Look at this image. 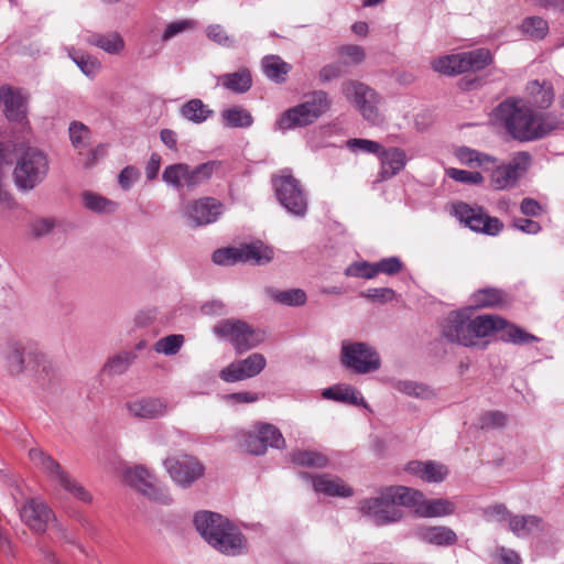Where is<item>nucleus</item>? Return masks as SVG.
Wrapping results in <instances>:
<instances>
[{"mask_svg": "<svg viewBox=\"0 0 564 564\" xmlns=\"http://www.w3.org/2000/svg\"><path fill=\"white\" fill-rule=\"evenodd\" d=\"M405 471L427 482H441L448 475L447 467L434 460L409 462L405 466Z\"/></svg>", "mask_w": 564, "mask_h": 564, "instance_id": "4be33fe9", "label": "nucleus"}, {"mask_svg": "<svg viewBox=\"0 0 564 564\" xmlns=\"http://www.w3.org/2000/svg\"><path fill=\"white\" fill-rule=\"evenodd\" d=\"M265 294L275 303L285 306H302L307 300L302 289L278 290L269 286L265 288Z\"/></svg>", "mask_w": 564, "mask_h": 564, "instance_id": "473e14b6", "label": "nucleus"}, {"mask_svg": "<svg viewBox=\"0 0 564 564\" xmlns=\"http://www.w3.org/2000/svg\"><path fill=\"white\" fill-rule=\"evenodd\" d=\"M542 519L533 514L512 516L509 520V530L518 538H525L542 530Z\"/></svg>", "mask_w": 564, "mask_h": 564, "instance_id": "c756f323", "label": "nucleus"}, {"mask_svg": "<svg viewBox=\"0 0 564 564\" xmlns=\"http://www.w3.org/2000/svg\"><path fill=\"white\" fill-rule=\"evenodd\" d=\"M343 74L344 69L341 64L330 63L322 67V69L318 73V79L322 84H326L339 78L340 76H343Z\"/></svg>", "mask_w": 564, "mask_h": 564, "instance_id": "774afa93", "label": "nucleus"}, {"mask_svg": "<svg viewBox=\"0 0 564 564\" xmlns=\"http://www.w3.org/2000/svg\"><path fill=\"white\" fill-rule=\"evenodd\" d=\"M84 205L94 213H112L117 208V204L93 192L83 194Z\"/></svg>", "mask_w": 564, "mask_h": 564, "instance_id": "de8ad7c7", "label": "nucleus"}, {"mask_svg": "<svg viewBox=\"0 0 564 564\" xmlns=\"http://www.w3.org/2000/svg\"><path fill=\"white\" fill-rule=\"evenodd\" d=\"M0 101L6 117L11 121H21L25 115V105L20 91L9 86L0 87Z\"/></svg>", "mask_w": 564, "mask_h": 564, "instance_id": "393cba45", "label": "nucleus"}, {"mask_svg": "<svg viewBox=\"0 0 564 564\" xmlns=\"http://www.w3.org/2000/svg\"><path fill=\"white\" fill-rule=\"evenodd\" d=\"M456 158L463 164H466V165L476 164L478 166H480L491 160L490 156L482 154L476 150L466 148V147H463L457 150Z\"/></svg>", "mask_w": 564, "mask_h": 564, "instance_id": "6e6d98bb", "label": "nucleus"}, {"mask_svg": "<svg viewBox=\"0 0 564 564\" xmlns=\"http://www.w3.org/2000/svg\"><path fill=\"white\" fill-rule=\"evenodd\" d=\"M527 93L531 97L533 106L539 109H547L554 100V89L550 82L531 80L527 85Z\"/></svg>", "mask_w": 564, "mask_h": 564, "instance_id": "cd10ccee", "label": "nucleus"}, {"mask_svg": "<svg viewBox=\"0 0 564 564\" xmlns=\"http://www.w3.org/2000/svg\"><path fill=\"white\" fill-rule=\"evenodd\" d=\"M446 175L463 184H481L484 182V176L479 172H470L455 167L447 169Z\"/></svg>", "mask_w": 564, "mask_h": 564, "instance_id": "13d9d810", "label": "nucleus"}, {"mask_svg": "<svg viewBox=\"0 0 564 564\" xmlns=\"http://www.w3.org/2000/svg\"><path fill=\"white\" fill-rule=\"evenodd\" d=\"M259 435L265 449L268 446L273 448H282L285 445V440L280 430L270 423H257Z\"/></svg>", "mask_w": 564, "mask_h": 564, "instance_id": "49530a36", "label": "nucleus"}, {"mask_svg": "<svg viewBox=\"0 0 564 564\" xmlns=\"http://www.w3.org/2000/svg\"><path fill=\"white\" fill-rule=\"evenodd\" d=\"M208 39L219 45L231 47L234 45L232 39L227 34L225 29L219 24H212L206 29Z\"/></svg>", "mask_w": 564, "mask_h": 564, "instance_id": "0e129e2a", "label": "nucleus"}, {"mask_svg": "<svg viewBox=\"0 0 564 564\" xmlns=\"http://www.w3.org/2000/svg\"><path fill=\"white\" fill-rule=\"evenodd\" d=\"M194 525L210 546L225 555L237 556L247 550V541L241 531L219 513L197 512Z\"/></svg>", "mask_w": 564, "mask_h": 564, "instance_id": "7ed1b4c3", "label": "nucleus"}, {"mask_svg": "<svg viewBox=\"0 0 564 564\" xmlns=\"http://www.w3.org/2000/svg\"><path fill=\"white\" fill-rule=\"evenodd\" d=\"M361 296L380 304L391 302L395 292L390 288H373L361 293Z\"/></svg>", "mask_w": 564, "mask_h": 564, "instance_id": "680f3d73", "label": "nucleus"}, {"mask_svg": "<svg viewBox=\"0 0 564 564\" xmlns=\"http://www.w3.org/2000/svg\"><path fill=\"white\" fill-rule=\"evenodd\" d=\"M263 74L272 82L281 84L286 80L291 65L278 55H268L261 62Z\"/></svg>", "mask_w": 564, "mask_h": 564, "instance_id": "7c9ffc66", "label": "nucleus"}, {"mask_svg": "<svg viewBox=\"0 0 564 564\" xmlns=\"http://www.w3.org/2000/svg\"><path fill=\"white\" fill-rule=\"evenodd\" d=\"M126 481L142 495L160 503L172 501L170 494L160 486L158 479L143 466H134L126 471Z\"/></svg>", "mask_w": 564, "mask_h": 564, "instance_id": "dca6fc26", "label": "nucleus"}, {"mask_svg": "<svg viewBox=\"0 0 564 564\" xmlns=\"http://www.w3.org/2000/svg\"><path fill=\"white\" fill-rule=\"evenodd\" d=\"M313 488L316 492L324 494L329 497H350L352 489L344 484V481L329 474H323L312 477Z\"/></svg>", "mask_w": 564, "mask_h": 564, "instance_id": "b1692460", "label": "nucleus"}, {"mask_svg": "<svg viewBox=\"0 0 564 564\" xmlns=\"http://www.w3.org/2000/svg\"><path fill=\"white\" fill-rule=\"evenodd\" d=\"M347 148L352 152L358 150L378 156L382 152L383 147L377 141L355 138L347 141Z\"/></svg>", "mask_w": 564, "mask_h": 564, "instance_id": "bf43d9fd", "label": "nucleus"}, {"mask_svg": "<svg viewBox=\"0 0 564 564\" xmlns=\"http://www.w3.org/2000/svg\"><path fill=\"white\" fill-rule=\"evenodd\" d=\"M340 90L369 123L378 126L383 122V116L378 108L380 97L371 87L359 80L349 79L341 84Z\"/></svg>", "mask_w": 564, "mask_h": 564, "instance_id": "1a4fd4ad", "label": "nucleus"}, {"mask_svg": "<svg viewBox=\"0 0 564 564\" xmlns=\"http://www.w3.org/2000/svg\"><path fill=\"white\" fill-rule=\"evenodd\" d=\"M135 358L137 355L133 351H121L108 358L102 370L109 376L121 375L128 370Z\"/></svg>", "mask_w": 564, "mask_h": 564, "instance_id": "a19ab883", "label": "nucleus"}, {"mask_svg": "<svg viewBox=\"0 0 564 564\" xmlns=\"http://www.w3.org/2000/svg\"><path fill=\"white\" fill-rule=\"evenodd\" d=\"M329 107L327 93L316 90L306 101L285 110L275 121V129L286 131L308 126L325 113Z\"/></svg>", "mask_w": 564, "mask_h": 564, "instance_id": "39448f33", "label": "nucleus"}, {"mask_svg": "<svg viewBox=\"0 0 564 564\" xmlns=\"http://www.w3.org/2000/svg\"><path fill=\"white\" fill-rule=\"evenodd\" d=\"M221 120L228 128H249L253 123L252 115L241 106H234L221 111Z\"/></svg>", "mask_w": 564, "mask_h": 564, "instance_id": "58836bf2", "label": "nucleus"}, {"mask_svg": "<svg viewBox=\"0 0 564 564\" xmlns=\"http://www.w3.org/2000/svg\"><path fill=\"white\" fill-rule=\"evenodd\" d=\"M390 492L392 494L397 506L413 508L414 511L420 507V503L423 502L424 495L413 488L403 487V486H391L389 487Z\"/></svg>", "mask_w": 564, "mask_h": 564, "instance_id": "4c0bfd02", "label": "nucleus"}, {"mask_svg": "<svg viewBox=\"0 0 564 564\" xmlns=\"http://www.w3.org/2000/svg\"><path fill=\"white\" fill-rule=\"evenodd\" d=\"M213 333L220 339L229 340L238 354L257 347L263 340L259 330L238 318L221 319L214 326Z\"/></svg>", "mask_w": 564, "mask_h": 564, "instance_id": "9d476101", "label": "nucleus"}, {"mask_svg": "<svg viewBox=\"0 0 564 564\" xmlns=\"http://www.w3.org/2000/svg\"><path fill=\"white\" fill-rule=\"evenodd\" d=\"M521 30L535 40H542L549 32V23L541 17H529L522 21Z\"/></svg>", "mask_w": 564, "mask_h": 564, "instance_id": "09e8293b", "label": "nucleus"}, {"mask_svg": "<svg viewBox=\"0 0 564 564\" xmlns=\"http://www.w3.org/2000/svg\"><path fill=\"white\" fill-rule=\"evenodd\" d=\"M21 520L34 532L44 533L55 520L52 509L42 500L28 499L20 509Z\"/></svg>", "mask_w": 564, "mask_h": 564, "instance_id": "a211bd4d", "label": "nucleus"}, {"mask_svg": "<svg viewBox=\"0 0 564 564\" xmlns=\"http://www.w3.org/2000/svg\"><path fill=\"white\" fill-rule=\"evenodd\" d=\"M245 373L249 378L258 376L267 366L265 357L260 352H253L247 358L239 360Z\"/></svg>", "mask_w": 564, "mask_h": 564, "instance_id": "864d4df0", "label": "nucleus"}, {"mask_svg": "<svg viewBox=\"0 0 564 564\" xmlns=\"http://www.w3.org/2000/svg\"><path fill=\"white\" fill-rule=\"evenodd\" d=\"M531 164V154L525 151L518 152L508 164L497 166L490 176V184L495 189H505L517 184Z\"/></svg>", "mask_w": 564, "mask_h": 564, "instance_id": "f3484780", "label": "nucleus"}, {"mask_svg": "<svg viewBox=\"0 0 564 564\" xmlns=\"http://www.w3.org/2000/svg\"><path fill=\"white\" fill-rule=\"evenodd\" d=\"M275 196L280 204L292 215L304 217L307 212V196L290 170H282L272 177Z\"/></svg>", "mask_w": 564, "mask_h": 564, "instance_id": "6e6552de", "label": "nucleus"}, {"mask_svg": "<svg viewBox=\"0 0 564 564\" xmlns=\"http://www.w3.org/2000/svg\"><path fill=\"white\" fill-rule=\"evenodd\" d=\"M507 321L498 315L485 314L471 318L467 312L451 313L445 319L442 334L451 343L475 347L479 340L502 330Z\"/></svg>", "mask_w": 564, "mask_h": 564, "instance_id": "f03ea898", "label": "nucleus"}, {"mask_svg": "<svg viewBox=\"0 0 564 564\" xmlns=\"http://www.w3.org/2000/svg\"><path fill=\"white\" fill-rule=\"evenodd\" d=\"M338 53L344 58L345 65H358L366 57L364 47L359 45H343L338 48Z\"/></svg>", "mask_w": 564, "mask_h": 564, "instance_id": "4d7b16f0", "label": "nucleus"}, {"mask_svg": "<svg viewBox=\"0 0 564 564\" xmlns=\"http://www.w3.org/2000/svg\"><path fill=\"white\" fill-rule=\"evenodd\" d=\"M223 213V204L214 197H203L188 204L185 216L195 226L215 223Z\"/></svg>", "mask_w": 564, "mask_h": 564, "instance_id": "6ab92c4d", "label": "nucleus"}, {"mask_svg": "<svg viewBox=\"0 0 564 564\" xmlns=\"http://www.w3.org/2000/svg\"><path fill=\"white\" fill-rule=\"evenodd\" d=\"M213 262L218 265H234L238 262H252L257 265L269 263L273 259V250L261 242L217 249L213 253Z\"/></svg>", "mask_w": 564, "mask_h": 564, "instance_id": "ddd939ff", "label": "nucleus"}, {"mask_svg": "<svg viewBox=\"0 0 564 564\" xmlns=\"http://www.w3.org/2000/svg\"><path fill=\"white\" fill-rule=\"evenodd\" d=\"M180 113L184 119L199 124L212 117L214 111L209 109L208 106L205 105L200 99L194 98L181 107Z\"/></svg>", "mask_w": 564, "mask_h": 564, "instance_id": "c9c22d12", "label": "nucleus"}, {"mask_svg": "<svg viewBox=\"0 0 564 564\" xmlns=\"http://www.w3.org/2000/svg\"><path fill=\"white\" fill-rule=\"evenodd\" d=\"M432 68L437 73L448 76L465 73L463 70L462 53L435 58L432 62Z\"/></svg>", "mask_w": 564, "mask_h": 564, "instance_id": "37998d69", "label": "nucleus"}, {"mask_svg": "<svg viewBox=\"0 0 564 564\" xmlns=\"http://www.w3.org/2000/svg\"><path fill=\"white\" fill-rule=\"evenodd\" d=\"M359 511L378 527L395 523L403 518V510L397 506L389 487L377 497L361 500Z\"/></svg>", "mask_w": 564, "mask_h": 564, "instance_id": "f8f14e48", "label": "nucleus"}, {"mask_svg": "<svg viewBox=\"0 0 564 564\" xmlns=\"http://www.w3.org/2000/svg\"><path fill=\"white\" fill-rule=\"evenodd\" d=\"M47 172L46 155L37 149H28L13 170L14 184L20 191L29 192L44 181Z\"/></svg>", "mask_w": 564, "mask_h": 564, "instance_id": "0eeeda50", "label": "nucleus"}, {"mask_svg": "<svg viewBox=\"0 0 564 564\" xmlns=\"http://www.w3.org/2000/svg\"><path fill=\"white\" fill-rule=\"evenodd\" d=\"M189 165L186 163H175L167 165L163 173L162 180L176 189L186 187Z\"/></svg>", "mask_w": 564, "mask_h": 564, "instance_id": "ea45409f", "label": "nucleus"}, {"mask_svg": "<svg viewBox=\"0 0 564 564\" xmlns=\"http://www.w3.org/2000/svg\"><path fill=\"white\" fill-rule=\"evenodd\" d=\"M69 139L74 148L83 149L90 140V129L79 121H73L68 128Z\"/></svg>", "mask_w": 564, "mask_h": 564, "instance_id": "3c124183", "label": "nucleus"}, {"mask_svg": "<svg viewBox=\"0 0 564 564\" xmlns=\"http://www.w3.org/2000/svg\"><path fill=\"white\" fill-rule=\"evenodd\" d=\"M492 62V56L487 48H477L462 53L463 70L477 72L486 68Z\"/></svg>", "mask_w": 564, "mask_h": 564, "instance_id": "e433bc0d", "label": "nucleus"}, {"mask_svg": "<svg viewBox=\"0 0 564 564\" xmlns=\"http://www.w3.org/2000/svg\"><path fill=\"white\" fill-rule=\"evenodd\" d=\"M4 359L7 369L12 376L31 371L43 383L51 380L53 365L47 356L35 346L17 341L10 343L4 350Z\"/></svg>", "mask_w": 564, "mask_h": 564, "instance_id": "20e7f679", "label": "nucleus"}, {"mask_svg": "<svg viewBox=\"0 0 564 564\" xmlns=\"http://www.w3.org/2000/svg\"><path fill=\"white\" fill-rule=\"evenodd\" d=\"M496 121L520 142L545 138L558 129L561 120L553 113H538L521 99L508 98L494 111Z\"/></svg>", "mask_w": 564, "mask_h": 564, "instance_id": "f257e3e1", "label": "nucleus"}, {"mask_svg": "<svg viewBox=\"0 0 564 564\" xmlns=\"http://www.w3.org/2000/svg\"><path fill=\"white\" fill-rule=\"evenodd\" d=\"M378 158L380 160V170L377 175V182H384L398 175L408 163L405 151L398 147L382 148V152H380Z\"/></svg>", "mask_w": 564, "mask_h": 564, "instance_id": "412c9836", "label": "nucleus"}, {"mask_svg": "<svg viewBox=\"0 0 564 564\" xmlns=\"http://www.w3.org/2000/svg\"><path fill=\"white\" fill-rule=\"evenodd\" d=\"M412 536L416 540L435 546H452L457 543L458 538L453 529L446 525H416L412 529Z\"/></svg>", "mask_w": 564, "mask_h": 564, "instance_id": "aec40b11", "label": "nucleus"}, {"mask_svg": "<svg viewBox=\"0 0 564 564\" xmlns=\"http://www.w3.org/2000/svg\"><path fill=\"white\" fill-rule=\"evenodd\" d=\"M87 44L99 47L110 55H118L124 50V40L117 32L91 33L85 37Z\"/></svg>", "mask_w": 564, "mask_h": 564, "instance_id": "a878e982", "label": "nucleus"}, {"mask_svg": "<svg viewBox=\"0 0 564 564\" xmlns=\"http://www.w3.org/2000/svg\"><path fill=\"white\" fill-rule=\"evenodd\" d=\"M163 465L171 479L183 488L191 487L205 473L204 465L195 456L185 453L167 457Z\"/></svg>", "mask_w": 564, "mask_h": 564, "instance_id": "2eb2a0df", "label": "nucleus"}, {"mask_svg": "<svg viewBox=\"0 0 564 564\" xmlns=\"http://www.w3.org/2000/svg\"><path fill=\"white\" fill-rule=\"evenodd\" d=\"M243 371L245 370L241 368L240 361L236 360L221 369L219 377L225 382H237L249 379L248 373H245Z\"/></svg>", "mask_w": 564, "mask_h": 564, "instance_id": "052dcab7", "label": "nucleus"}, {"mask_svg": "<svg viewBox=\"0 0 564 564\" xmlns=\"http://www.w3.org/2000/svg\"><path fill=\"white\" fill-rule=\"evenodd\" d=\"M68 55L79 69L88 77H94L101 67V63L96 57L75 48H70Z\"/></svg>", "mask_w": 564, "mask_h": 564, "instance_id": "a18cd8bd", "label": "nucleus"}, {"mask_svg": "<svg viewBox=\"0 0 564 564\" xmlns=\"http://www.w3.org/2000/svg\"><path fill=\"white\" fill-rule=\"evenodd\" d=\"M220 167V162L208 161L195 167L189 166L186 188L193 191L210 180L213 174Z\"/></svg>", "mask_w": 564, "mask_h": 564, "instance_id": "72a5a7b5", "label": "nucleus"}, {"mask_svg": "<svg viewBox=\"0 0 564 564\" xmlns=\"http://www.w3.org/2000/svg\"><path fill=\"white\" fill-rule=\"evenodd\" d=\"M218 82L225 88L236 94H243L252 86L251 73L248 68H240L237 72L224 74L218 78Z\"/></svg>", "mask_w": 564, "mask_h": 564, "instance_id": "2f4dec72", "label": "nucleus"}, {"mask_svg": "<svg viewBox=\"0 0 564 564\" xmlns=\"http://www.w3.org/2000/svg\"><path fill=\"white\" fill-rule=\"evenodd\" d=\"M340 362L345 368L359 375L373 372L381 366L380 356L372 346L348 340L341 343Z\"/></svg>", "mask_w": 564, "mask_h": 564, "instance_id": "9b49d317", "label": "nucleus"}, {"mask_svg": "<svg viewBox=\"0 0 564 564\" xmlns=\"http://www.w3.org/2000/svg\"><path fill=\"white\" fill-rule=\"evenodd\" d=\"M347 276L373 279L378 275L377 264L367 261L354 262L345 270Z\"/></svg>", "mask_w": 564, "mask_h": 564, "instance_id": "5fc2aeb1", "label": "nucleus"}, {"mask_svg": "<svg viewBox=\"0 0 564 564\" xmlns=\"http://www.w3.org/2000/svg\"><path fill=\"white\" fill-rule=\"evenodd\" d=\"M471 303L479 308L501 306L506 303V293L497 288L479 289L473 293Z\"/></svg>", "mask_w": 564, "mask_h": 564, "instance_id": "f704fd0d", "label": "nucleus"}, {"mask_svg": "<svg viewBox=\"0 0 564 564\" xmlns=\"http://www.w3.org/2000/svg\"><path fill=\"white\" fill-rule=\"evenodd\" d=\"M126 406L132 416L147 420L161 417L167 411V405L162 400L155 398H142L130 401Z\"/></svg>", "mask_w": 564, "mask_h": 564, "instance_id": "5701e85b", "label": "nucleus"}, {"mask_svg": "<svg viewBox=\"0 0 564 564\" xmlns=\"http://www.w3.org/2000/svg\"><path fill=\"white\" fill-rule=\"evenodd\" d=\"M322 395L325 399L351 404L362 405L367 408V403L362 398L361 393L349 384H335L333 387L323 390Z\"/></svg>", "mask_w": 564, "mask_h": 564, "instance_id": "bb28decb", "label": "nucleus"}, {"mask_svg": "<svg viewBox=\"0 0 564 564\" xmlns=\"http://www.w3.org/2000/svg\"><path fill=\"white\" fill-rule=\"evenodd\" d=\"M29 458L47 476L51 481L58 484L74 498L83 502H90L93 500L91 495L65 469H63L59 463L51 455L45 454L40 448H31L29 451Z\"/></svg>", "mask_w": 564, "mask_h": 564, "instance_id": "423d86ee", "label": "nucleus"}, {"mask_svg": "<svg viewBox=\"0 0 564 564\" xmlns=\"http://www.w3.org/2000/svg\"><path fill=\"white\" fill-rule=\"evenodd\" d=\"M454 216L470 230L488 236H497L503 224L497 217L489 216L480 206H471L465 202L453 205Z\"/></svg>", "mask_w": 564, "mask_h": 564, "instance_id": "4468645a", "label": "nucleus"}, {"mask_svg": "<svg viewBox=\"0 0 564 564\" xmlns=\"http://www.w3.org/2000/svg\"><path fill=\"white\" fill-rule=\"evenodd\" d=\"M291 460L294 464L311 468H324L328 465V458L315 451H294L291 453Z\"/></svg>", "mask_w": 564, "mask_h": 564, "instance_id": "79ce46f5", "label": "nucleus"}, {"mask_svg": "<svg viewBox=\"0 0 564 564\" xmlns=\"http://www.w3.org/2000/svg\"><path fill=\"white\" fill-rule=\"evenodd\" d=\"M484 516L487 521H509L512 517L507 507L502 503H496L487 507L484 510Z\"/></svg>", "mask_w": 564, "mask_h": 564, "instance_id": "69168bd1", "label": "nucleus"}, {"mask_svg": "<svg viewBox=\"0 0 564 564\" xmlns=\"http://www.w3.org/2000/svg\"><path fill=\"white\" fill-rule=\"evenodd\" d=\"M456 506L454 502L447 499L437 498V499H423V502L420 503L419 509L416 510V514L422 518H438L451 516L455 512Z\"/></svg>", "mask_w": 564, "mask_h": 564, "instance_id": "c85d7f7f", "label": "nucleus"}, {"mask_svg": "<svg viewBox=\"0 0 564 564\" xmlns=\"http://www.w3.org/2000/svg\"><path fill=\"white\" fill-rule=\"evenodd\" d=\"M394 389L405 395L417 399H431L434 397V392L429 386L412 380H398L394 383Z\"/></svg>", "mask_w": 564, "mask_h": 564, "instance_id": "c03bdc74", "label": "nucleus"}, {"mask_svg": "<svg viewBox=\"0 0 564 564\" xmlns=\"http://www.w3.org/2000/svg\"><path fill=\"white\" fill-rule=\"evenodd\" d=\"M240 446L248 453L252 455H263L265 454V446L263 445L261 437L259 435V429L256 424L252 432H248L242 435V441Z\"/></svg>", "mask_w": 564, "mask_h": 564, "instance_id": "603ef678", "label": "nucleus"}, {"mask_svg": "<svg viewBox=\"0 0 564 564\" xmlns=\"http://www.w3.org/2000/svg\"><path fill=\"white\" fill-rule=\"evenodd\" d=\"M376 264H377L378 274L384 273L388 275H394V274L399 273L403 268V264L398 257H390V258L382 259V260L376 262Z\"/></svg>", "mask_w": 564, "mask_h": 564, "instance_id": "338daca9", "label": "nucleus"}, {"mask_svg": "<svg viewBox=\"0 0 564 564\" xmlns=\"http://www.w3.org/2000/svg\"><path fill=\"white\" fill-rule=\"evenodd\" d=\"M185 338L181 334H172L160 338L154 344V350L165 356H173L180 351L184 345Z\"/></svg>", "mask_w": 564, "mask_h": 564, "instance_id": "8fccbe9b", "label": "nucleus"}, {"mask_svg": "<svg viewBox=\"0 0 564 564\" xmlns=\"http://www.w3.org/2000/svg\"><path fill=\"white\" fill-rule=\"evenodd\" d=\"M503 329H506L508 340L513 344L521 345L538 340V338L534 335L524 332L523 329L516 325H509L507 323V326Z\"/></svg>", "mask_w": 564, "mask_h": 564, "instance_id": "e2e57ef3", "label": "nucleus"}]
</instances>
